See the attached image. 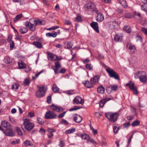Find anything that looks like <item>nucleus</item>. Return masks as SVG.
Masks as SVG:
<instances>
[{"label":"nucleus","instance_id":"obj_28","mask_svg":"<svg viewBox=\"0 0 147 147\" xmlns=\"http://www.w3.org/2000/svg\"><path fill=\"white\" fill-rule=\"evenodd\" d=\"M97 92L100 94H103L105 92V88L102 86H100L97 88Z\"/></svg>","mask_w":147,"mask_h":147},{"label":"nucleus","instance_id":"obj_38","mask_svg":"<svg viewBox=\"0 0 147 147\" xmlns=\"http://www.w3.org/2000/svg\"><path fill=\"white\" fill-rule=\"evenodd\" d=\"M89 138V136L88 134H82L81 137L82 139L85 140L87 139L88 140Z\"/></svg>","mask_w":147,"mask_h":147},{"label":"nucleus","instance_id":"obj_11","mask_svg":"<svg viewBox=\"0 0 147 147\" xmlns=\"http://www.w3.org/2000/svg\"><path fill=\"white\" fill-rule=\"evenodd\" d=\"M127 47L130 50V52L131 53L134 54L136 51V49L135 47L131 44L127 43Z\"/></svg>","mask_w":147,"mask_h":147},{"label":"nucleus","instance_id":"obj_4","mask_svg":"<svg viewBox=\"0 0 147 147\" xmlns=\"http://www.w3.org/2000/svg\"><path fill=\"white\" fill-rule=\"evenodd\" d=\"M24 124L25 129L28 131L30 130L34 126V124L30 123L29 120L27 119H25L24 120Z\"/></svg>","mask_w":147,"mask_h":147},{"label":"nucleus","instance_id":"obj_39","mask_svg":"<svg viewBox=\"0 0 147 147\" xmlns=\"http://www.w3.org/2000/svg\"><path fill=\"white\" fill-rule=\"evenodd\" d=\"M22 17V14H18L17 15L16 17L14 18V20L15 22H16L20 19Z\"/></svg>","mask_w":147,"mask_h":147},{"label":"nucleus","instance_id":"obj_21","mask_svg":"<svg viewBox=\"0 0 147 147\" xmlns=\"http://www.w3.org/2000/svg\"><path fill=\"white\" fill-rule=\"evenodd\" d=\"M77 117H74V121L78 123H80L82 119V117L80 115L76 114Z\"/></svg>","mask_w":147,"mask_h":147},{"label":"nucleus","instance_id":"obj_46","mask_svg":"<svg viewBox=\"0 0 147 147\" xmlns=\"http://www.w3.org/2000/svg\"><path fill=\"white\" fill-rule=\"evenodd\" d=\"M37 119L38 123L40 124H42L44 123V120L39 117H38Z\"/></svg>","mask_w":147,"mask_h":147},{"label":"nucleus","instance_id":"obj_51","mask_svg":"<svg viewBox=\"0 0 147 147\" xmlns=\"http://www.w3.org/2000/svg\"><path fill=\"white\" fill-rule=\"evenodd\" d=\"M65 141L63 140H60L59 144V146L61 147H63L64 146Z\"/></svg>","mask_w":147,"mask_h":147},{"label":"nucleus","instance_id":"obj_64","mask_svg":"<svg viewBox=\"0 0 147 147\" xmlns=\"http://www.w3.org/2000/svg\"><path fill=\"white\" fill-rule=\"evenodd\" d=\"M71 42H67V49H69L72 48V45H71Z\"/></svg>","mask_w":147,"mask_h":147},{"label":"nucleus","instance_id":"obj_63","mask_svg":"<svg viewBox=\"0 0 147 147\" xmlns=\"http://www.w3.org/2000/svg\"><path fill=\"white\" fill-rule=\"evenodd\" d=\"M113 129L114 132L115 133H116L118 131L119 128L116 126H114L113 127Z\"/></svg>","mask_w":147,"mask_h":147},{"label":"nucleus","instance_id":"obj_17","mask_svg":"<svg viewBox=\"0 0 147 147\" xmlns=\"http://www.w3.org/2000/svg\"><path fill=\"white\" fill-rule=\"evenodd\" d=\"M104 19V15L101 13H98L97 16L96 20L97 21L100 22L102 21Z\"/></svg>","mask_w":147,"mask_h":147},{"label":"nucleus","instance_id":"obj_23","mask_svg":"<svg viewBox=\"0 0 147 147\" xmlns=\"http://www.w3.org/2000/svg\"><path fill=\"white\" fill-rule=\"evenodd\" d=\"M119 3L121 4L122 6L125 8L127 7V3L125 0H119Z\"/></svg>","mask_w":147,"mask_h":147},{"label":"nucleus","instance_id":"obj_24","mask_svg":"<svg viewBox=\"0 0 147 147\" xmlns=\"http://www.w3.org/2000/svg\"><path fill=\"white\" fill-rule=\"evenodd\" d=\"M12 60L13 59L12 58L8 57H5L4 59V61L7 64H9L11 63Z\"/></svg>","mask_w":147,"mask_h":147},{"label":"nucleus","instance_id":"obj_19","mask_svg":"<svg viewBox=\"0 0 147 147\" xmlns=\"http://www.w3.org/2000/svg\"><path fill=\"white\" fill-rule=\"evenodd\" d=\"M117 25V23L115 21H111L110 22L109 27L111 29H114Z\"/></svg>","mask_w":147,"mask_h":147},{"label":"nucleus","instance_id":"obj_15","mask_svg":"<svg viewBox=\"0 0 147 147\" xmlns=\"http://www.w3.org/2000/svg\"><path fill=\"white\" fill-rule=\"evenodd\" d=\"M123 36L122 34H116L114 37V40L115 42H119L122 40Z\"/></svg>","mask_w":147,"mask_h":147},{"label":"nucleus","instance_id":"obj_58","mask_svg":"<svg viewBox=\"0 0 147 147\" xmlns=\"http://www.w3.org/2000/svg\"><path fill=\"white\" fill-rule=\"evenodd\" d=\"M38 24L41 25H43L45 24V20H40L38 19Z\"/></svg>","mask_w":147,"mask_h":147},{"label":"nucleus","instance_id":"obj_50","mask_svg":"<svg viewBox=\"0 0 147 147\" xmlns=\"http://www.w3.org/2000/svg\"><path fill=\"white\" fill-rule=\"evenodd\" d=\"M105 101L103 99L99 103V106L100 107H103L105 103Z\"/></svg>","mask_w":147,"mask_h":147},{"label":"nucleus","instance_id":"obj_2","mask_svg":"<svg viewBox=\"0 0 147 147\" xmlns=\"http://www.w3.org/2000/svg\"><path fill=\"white\" fill-rule=\"evenodd\" d=\"M106 71L111 78H113L117 80H120L118 74L114 70L108 67L106 69Z\"/></svg>","mask_w":147,"mask_h":147},{"label":"nucleus","instance_id":"obj_62","mask_svg":"<svg viewBox=\"0 0 147 147\" xmlns=\"http://www.w3.org/2000/svg\"><path fill=\"white\" fill-rule=\"evenodd\" d=\"M130 125V122H128L127 123H125L123 124V126L125 127H128Z\"/></svg>","mask_w":147,"mask_h":147},{"label":"nucleus","instance_id":"obj_26","mask_svg":"<svg viewBox=\"0 0 147 147\" xmlns=\"http://www.w3.org/2000/svg\"><path fill=\"white\" fill-rule=\"evenodd\" d=\"M46 35L47 36L55 38L57 36V34L55 32L53 31L52 33L50 32L47 33Z\"/></svg>","mask_w":147,"mask_h":147},{"label":"nucleus","instance_id":"obj_16","mask_svg":"<svg viewBox=\"0 0 147 147\" xmlns=\"http://www.w3.org/2000/svg\"><path fill=\"white\" fill-rule=\"evenodd\" d=\"M47 131L49 133V134H47V136L48 138H50L53 136L54 135L53 133L55 132L56 131V130L53 129L48 128Z\"/></svg>","mask_w":147,"mask_h":147},{"label":"nucleus","instance_id":"obj_54","mask_svg":"<svg viewBox=\"0 0 147 147\" xmlns=\"http://www.w3.org/2000/svg\"><path fill=\"white\" fill-rule=\"evenodd\" d=\"M66 113V112L65 111L59 114L58 116V118H62L64 117Z\"/></svg>","mask_w":147,"mask_h":147},{"label":"nucleus","instance_id":"obj_18","mask_svg":"<svg viewBox=\"0 0 147 147\" xmlns=\"http://www.w3.org/2000/svg\"><path fill=\"white\" fill-rule=\"evenodd\" d=\"M83 83L85 86L87 88H90L92 87L94 84L91 81L90 82L89 81H84V82H83Z\"/></svg>","mask_w":147,"mask_h":147},{"label":"nucleus","instance_id":"obj_37","mask_svg":"<svg viewBox=\"0 0 147 147\" xmlns=\"http://www.w3.org/2000/svg\"><path fill=\"white\" fill-rule=\"evenodd\" d=\"M74 21L77 22H81L82 21L81 17L78 15L76 18H75Z\"/></svg>","mask_w":147,"mask_h":147},{"label":"nucleus","instance_id":"obj_45","mask_svg":"<svg viewBox=\"0 0 147 147\" xmlns=\"http://www.w3.org/2000/svg\"><path fill=\"white\" fill-rule=\"evenodd\" d=\"M61 58H60V59H58V57L56 55H53V58L51 59V60L52 61H55L57 60H61Z\"/></svg>","mask_w":147,"mask_h":147},{"label":"nucleus","instance_id":"obj_13","mask_svg":"<svg viewBox=\"0 0 147 147\" xmlns=\"http://www.w3.org/2000/svg\"><path fill=\"white\" fill-rule=\"evenodd\" d=\"M1 125L6 129H10L12 127L10 124L6 121H2L1 123Z\"/></svg>","mask_w":147,"mask_h":147},{"label":"nucleus","instance_id":"obj_22","mask_svg":"<svg viewBox=\"0 0 147 147\" xmlns=\"http://www.w3.org/2000/svg\"><path fill=\"white\" fill-rule=\"evenodd\" d=\"M146 1L141 6V9L142 10L147 11V0H145Z\"/></svg>","mask_w":147,"mask_h":147},{"label":"nucleus","instance_id":"obj_59","mask_svg":"<svg viewBox=\"0 0 147 147\" xmlns=\"http://www.w3.org/2000/svg\"><path fill=\"white\" fill-rule=\"evenodd\" d=\"M142 31L143 33L147 35V28H145L144 27H142Z\"/></svg>","mask_w":147,"mask_h":147},{"label":"nucleus","instance_id":"obj_48","mask_svg":"<svg viewBox=\"0 0 147 147\" xmlns=\"http://www.w3.org/2000/svg\"><path fill=\"white\" fill-rule=\"evenodd\" d=\"M43 72V70L41 71H40L38 73H36L35 74V76L34 77V76L32 77V79L35 80V79H36L38 78V76L40 74H41V73H42V72Z\"/></svg>","mask_w":147,"mask_h":147},{"label":"nucleus","instance_id":"obj_25","mask_svg":"<svg viewBox=\"0 0 147 147\" xmlns=\"http://www.w3.org/2000/svg\"><path fill=\"white\" fill-rule=\"evenodd\" d=\"M123 29L125 31L128 33H130L131 32V29L129 26L126 25L125 26Z\"/></svg>","mask_w":147,"mask_h":147},{"label":"nucleus","instance_id":"obj_14","mask_svg":"<svg viewBox=\"0 0 147 147\" xmlns=\"http://www.w3.org/2000/svg\"><path fill=\"white\" fill-rule=\"evenodd\" d=\"M139 79L141 82H144L147 81V75L145 72L143 71Z\"/></svg>","mask_w":147,"mask_h":147},{"label":"nucleus","instance_id":"obj_53","mask_svg":"<svg viewBox=\"0 0 147 147\" xmlns=\"http://www.w3.org/2000/svg\"><path fill=\"white\" fill-rule=\"evenodd\" d=\"M39 132L42 135H44L45 132V130L42 127H40Z\"/></svg>","mask_w":147,"mask_h":147},{"label":"nucleus","instance_id":"obj_3","mask_svg":"<svg viewBox=\"0 0 147 147\" xmlns=\"http://www.w3.org/2000/svg\"><path fill=\"white\" fill-rule=\"evenodd\" d=\"M34 23L35 25H34L33 24L30 22H26L25 23V25L27 27H28L29 29L32 31H34L35 30V26L38 24V19L34 21Z\"/></svg>","mask_w":147,"mask_h":147},{"label":"nucleus","instance_id":"obj_12","mask_svg":"<svg viewBox=\"0 0 147 147\" xmlns=\"http://www.w3.org/2000/svg\"><path fill=\"white\" fill-rule=\"evenodd\" d=\"M90 25L97 33H99L98 24L97 22H92L90 23Z\"/></svg>","mask_w":147,"mask_h":147},{"label":"nucleus","instance_id":"obj_43","mask_svg":"<svg viewBox=\"0 0 147 147\" xmlns=\"http://www.w3.org/2000/svg\"><path fill=\"white\" fill-rule=\"evenodd\" d=\"M18 65L19 66V68L20 69L24 68L25 67L26 65L23 63L22 62L20 63L19 62L18 63Z\"/></svg>","mask_w":147,"mask_h":147},{"label":"nucleus","instance_id":"obj_40","mask_svg":"<svg viewBox=\"0 0 147 147\" xmlns=\"http://www.w3.org/2000/svg\"><path fill=\"white\" fill-rule=\"evenodd\" d=\"M19 86V84H14L12 86V88L13 90H16L17 89H18Z\"/></svg>","mask_w":147,"mask_h":147},{"label":"nucleus","instance_id":"obj_35","mask_svg":"<svg viewBox=\"0 0 147 147\" xmlns=\"http://www.w3.org/2000/svg\"><path fill=\"white\" fill-rule=\"evenodd\" d=\"M143 71H138L134 74L135 78H140L141 74L142 73Z\"/></svg>","mask_w":147,"mask_h":147},{"label":"nucleus","instance_id":"obj_52","mask_svg":"<svg viewBox=\"0 0 147 147\" xmlns=\"http://www.w3.org/2000/svg\"><path fill=\"white\" fill-rule=\"evenodd\" d=\"M60 123L61 124H64L65 125H67L69 124L68 121L64 119H62L61 121L60 122Z\"/></svg>","mask_w":147,"mask_h":147},{"label":"nucleus","instance_id":"obj_57","mask_svg":"<svg viewBox=\"0 0 147 147\" xmlns=\"http://www.w3.org/2000/svg\"><path fill=\"white\" fill-rule=\"evenodd\" d=\"M20 141L19 139L16 140V141H13L11 142V144H18L20 142Z\"/></svg>","mask_w":147,"mask_h":147},{"label":"nucleus","instance_id":"obj_10","mask_svg":"<svg viewBox=\"0 0 147 147\" xmlns=\"http://www.w3.org/2000/svg\"><path fill=\"white\" fill-rule=\"evenodd\" d=\"M73 102L74 104H81L82 105L84 102L83 99L79 96H76L74 99Z\"/></svg>","mask_w":147,"mask_h":147},{"label":"nucleus","instance_id":"obj_5","mask_svg":"<svg viewBox=\"0 0 147 147\" xmlns=\"http://www.w3.org/2000/svg\"><path fill=\"white\" fill-rule=\"evenodd\" d=\"M57 116L55 113L52 111H49L47 112L45 115V117L47 119H55Z\"/></svg>","mask_w":147,"mask_h":147},{"label":"nucleus","instance_id":"obj_8","mask_svg":"<svg viewBox=\"0 0 147 147\" xmlns=\"http://www.w3.org/2000/svg\"><path fill=\"white\" fill-rule=\"evenodd\" d=\"M3 133L7 136H13L15 135L14 131L13 130L12 127L10 129H7L6 130L2 131Z\"/></svg>","mask_w":147,"mask_h":147},{"label":"nucleus","instance_id":"obj_36","mask_svg":"<svg viewBox=\"0 0 147 147\" xmlns=\"http://www.w3.org/2000/svg\"><path fill=\"white\" fill-rule=\"evenodd\" d=\"M54 92H56L59 91V88L55 84H54L52 88Z\"/></svg>","mask_w":147,"mask_h":147},{"label":"nucleus","instance_id":"obj_27","mask_svg":"<svg viewBox=\"0 0 147 147\" xmlns=\"http://www.w3.org/2000/svg\"><path fill=\"white\" fill-rule=\"evenodd\" d=\"M33 44L36 47L40 49L42 48V44L38 42H33Z\"/></svg>","mask_w":147,"mask_h":147},{"label":"nucleus","instance_id":"obj_34","mask_svg":"<svg viewBox=\"0 0 147 147\" xmlns=\"http://www.w3.org/2000/svg\"><path fill=\"white\" fill-rule=\"evenodd\" d=\"M20 31L21 34H24L28 32V30L27 28L23 27L20 28Z\"/></svg>","mask_w":147,"mask_h":147},{"label":"nucleus","instance_id":"obj_31","mask_svg":"<svg viewBox=\"0 0 147 147\" xmlns=\"http://www.w3.org/2000/svg\"><path fill=\"white\" fill-rule=\"evenodd\" d=\"M24 144L25 146H28L32 145V143L30 141L27 140L24 142Z\"/></svg>","mask_w":147,"mask_h":147},{"label":"nucleus","instance_id":"obj_60","mask_svg":"<svg viewBox=\"0 0 147 147\" xmlns=\"http://www.w3.org/2000/svg\"><path fill=\"white\" fill-rule=\"evenodd\" d=\"M125 17L127 18H130L132 17V16L129 13H126L125 14Z\"/></svg>","mask_w":147,"mask_h":147},{"label":"nucleus","instance_id":"obj_61","mask_svg":"<svg viewBox=\"0 0 147 147\" xmlns=\"http://www.w3.org/2000/svg\"><path fill=\"white\" fill-rule=\"evenodd\" d=\"M27 116L30 117H33L34 116V112H29L27 115Z\"/></svg>","mask_w":147,"mask_h":147},{"label":"nucleus","instance_id":"obj_6","mask_svg":"<svg viewBox=\"0 0 147 147\" xmlns=\"http://www.w3.org/2000/svg\"><path fill=\"white\" fill-rule=\"evenodd\" d=\"M44 88L45 86H44L39 87L38 90L36 93V95L37 97H42L45 95V92L44 90Z\"/></svg>","mask_w":147,"mask_h":147},{"label":"nucleus","instance_id":"obj_41","mask_svg":"<svg viewBox=\"0 0 147 147\" xmlns=\"http://www.w3.org/2000/svg\"><path fill=\"white\" fill-rule=\"evenodd\" d=\"M140 123V122L138 120L134 121L131 124V125L134 127L139 125Z\"/></svg>","mask_w":147,"mask_h":147},{"label":"nucleus","instance_id":"obj_7","mask_svg":"<svg viewBox=\"0 0 147 147\" xmlns=\"http://www.w3.org/2000/svg\"><path fill=\"white\" fill-rule=\"evenodd\" d=\"M127 86H129L130 89L132 90L134 94H138V91L136 87L134 86V83L132 82H130L129 83L126 84Z\"/></svg>","mask_w":147,"mask_h":147},{"label":"nucleus","instance_id":"obj_44","mask_svg":"<svg viewBox=\"0 0 147 147\" xmlns=\"http://www.w3.org/2000/svg\"><path fill=\"white\" fill-rule=\"evenodd\" d=\"M16 131L18 132V134L19 135H22V132L20 129L18 127H16Z\"/></svg>","mask_w":147,"mask_h":147},{"label":"nucleus","instance_id":"obj_47","mask_svg":"<svg viewBox=\"0 0 147 147\" xmlns=\"http://www.w3.org/2000/svg\"><path fill=\"white\" fill-rule=\"evenodd\" d=\"M81 108L79 106H75L73 108H71L69 109V111H75L77 109H80Z\"/></svg>","mask_w":147,"mask_h":147},{"label":"nucleus","instance_id":"obj_9","mask_svg":"<svg viewBox=\"0 0 147 147\" xmlns=\"http://www.w3.org/2000/svg\"><path fill=\"white\" fill-rule=\"evenodd\" d=\"M50 108L51 110L53 111H56L57 112H60L64 110V109L61 107L52 104L50 106Z\"/></svg>","mask_w":147,"mask_h":147},{"label":"nucleus","instance_id":"obj_33","mask_svg":"<svg viewBox=\"0 0 147 147\" xmlns=\"http://www.w3.org/2000/svg\"><path fill=\"white\" fill-rule=\"evenodd\" d=\"M55 67L56 68L55 69L57 70L61 68V65L59 61H57L55 63Z\"/></svg>","mask_w":147,"mask_h":147},{"label":"nucleus","instance_id":"obj_32","mask_svg":"<svg viewBox=\"0 0 147 147\" xmlns=\"http://www.w3.org/2000/svg\"><path fill=\"white\" fill-rule=\"evenodd\" d=\"M76 129L75 128H72L70 129L67 130L65 131L66 134H69L74 132L76 131Z\"/></svg>","mask_w":147,"mask_h":147},{"label":"nucleus","instance_id":"obj_20","mask_svg":"<svg viewBox=\"0 0 147 147\" xmlns=\"http://www.w3.org/2000/svg\"><path fill=\"white\" fill-rule=\"evenodd\" d=\"M100 77V76L98 75L94 76L93 78L91 79L90 81L92 82V83H93L94 84L96 83H98V80L99 79Z\"/></svg>","mask_w":147,"mask_h":147},{"label":"nucleus","instance_id":"obj_42","mask_svg":"<svg viewBox=\"0 0 147 147\" xmlns=\"http://www.w3.org/2000/svg\"><path fill=\"white\" fill-rule=\"evenodd\" d=\"M23 82L25 85L28 86L30 83V80L28 78H26L24 80Z\"/></svg>","mask_w":147,"mask_h":147},{"label":"nucleus","instance_id":"obj_1","mask_svg":"<svg viewBox=\"0 0 147 147\" xmlns=\"http://www.w3.org/2000/svg\"><path fill=\"white\" fill-rule=\"evenodd\" d=\"M119 115V114L117 113H105V116L112 122H114L117 120Z\"/></svg>","mask_w":147,"mask_h":147},{"label":"nucleus","instance_id":"obj_55","mask_svg":"<svg viewBox=\"0 0 147 147\" xmlns=\"http://www.w3.org/2000/svg\"><path fill=\"white\" fill-rule=\"evenodd\" d=\"M47 102L49 104H50L51 102V96L49 95L47 97Z\"/></svg>","mask_w":147,"mask_h":147},{"label":"nucleus","instance_id":"obj_49","mask_svg":"<svg viewBox=\"0 0 147 147\" xmlns=\"http://www.w3.org/2000/svg\"><path fill=\"white\" fill-rule=\"evenodd\" d=\"M86 69L89 70H91L92 69V67L90 64H87L86 65Z\"/></svg>","mask_w":147,"mask_h":147},{"label":"nucleus","instance_id":"obj_30","mask_svg":"<svg viewBox=\"0 0 147 147\" xmlns=\"http://www.w3.org/2000/svg\"><path fill=\"white\" fill-rule=\"evenodd\" d=\"M94 4L92 3H89L85 5V7L88 9H92L94 8Z\"/></svg>","mask_w":147,"mask_h":147},{"label":"nucleus","instance_id":"obj_56","mask_svg":"<svg viewBox=\"0 0 147 147\" xmlns=\"http://www.w3.org/2000/svg\"><path fill=\"white\" fill-rule=\"evenodd\" d=\"M87 142H90L93 144L95 143L96 142L92 139L90 138L89 136V138H88Z\"/></svg>","mask_w":147,"mask_h":147},{"label":"nucleus","instance_id":"obj_29","mask_svg":"<svg viewBox=\"0 0 147 147\" xmlns=\"http://www.w3.org/2000/svg\"><path fill=\"white\" fill-rule=\"evenodd\" d=\"M117 88V85L111 86H107V89H110L111 90V91H115Z\"/></svg>","mask_w":147,"mask_h":147}]
</instances>
